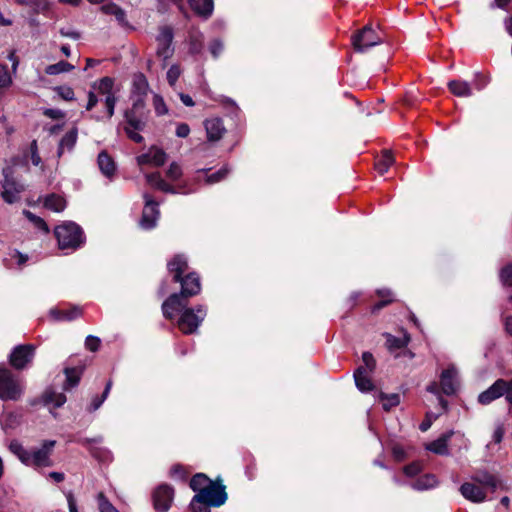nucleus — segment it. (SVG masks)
Instances as JSON below:
<instances>
[{
  "label": "nucleus",
  "mask_w": 512,
  "mask_h": 512,
  "mask_svg": "<svg viewBox=\"0 0 512 512\" xmlns=\"http://www.w3.org/2000/svg\"><path fill=\"white\" fill-rule=\"evenodd\" d=\"M98 167L101 173L111 179L116 171V165L114 160L107 154V152L102 151L99 153L97 157Z\"/></svg>",
  "instance_id": "nucleus-23"
},
{
  "label": "nucleus",
  "mask_w": 512,
  "mask_h": 512,
  "mask_svg": "<svg viewBox=\"0 0 512 512\" xmlns=\"http://www.w3.org/2000/svg\"><path fill=\"white\" fill-rule=\"evenodd\" d=\"M181 292L170 295L162 304L165 318L173 319L175 314L187 305L186 299L195 296L201 291L200 278L196 273H189L181 277Z\"/></svg>",
  "instance_id": "nucleus-1"
},
{
  "label": "nucleus",
  "mask_w": 512,
  "mask_h": 512,
  "mask_svg": "<svg viewBox=\"0 0 512 512\" xmlns=\"http://www.w3.org/2000/svg\"><path fill=\"white\" fill-rule=\"evenodd\" d=\"M204 127L209 141L220 140L226 131L220 118H211L205 120Z\"/></svg>",
  "instance_id": "nucleus-20"
},
{
  "label": "nucleus",
  "mask_w": 512,
  "mask_h": 512,
  "mask_svg": "<svg viewBox=\"0 0 512 512\" xmlns=\"http://www.w3.org/2000/svg\"><path fill=\"white\" fill-rule=\"evenodd\" d=\"M394 163L393 155L390 151L386 150L383 152L380 159L375 164V169L380 175H383Z\"/></svg>",
  "instance_id": "nucleus-36"
},
{
  "label": "nucleus",
  "mask_w": 512,
  "mask_h": 512,
  "mask_svg": "<svg viewBox=\"0 0 512 512\" xmlns=\"http://www.w3.org/2000/svg\"><path fill=\"white\" fill-rule=\"evenodd\" d=\"M166 175L171 181L179 180L182 176V169L180 165L176 162L171 163L166 172Z\"/></svg>",
  "instance_id": "nucleus-51"
},
{
  "label": "nucleus",
  "mask_w": 512,
  "mask_h": 512,
  "mask_svg": "<svg viewBox=\"0 0 512 512\" xmlns=\"http://www.w3.org/2000/svg\"><path fill=\"white\" fill-rule=\"evenodd\" d=\"M209 50L213 57L217 58L223 51V43L219 39H215L211 42Z\"/></svg>",
  "instance_id": "nucleus-60"
},
{
  "label": "nucleus",
  "mask_w": 512,
  "mask_h": 512,
  "mask_svg": "<svg viewBox=\"0 0 512 512\" xmlns=\"http://www.w3.org/2000/svg\"><path fill=\"white\" fill-rule=\"evenodd\" d=\"M362 361L364 366H362L367 373H372L376 368V361L373 355L370 352H364L362 354Z\"/></svg>",
  "instance_id": "nucleus-50"
},
{
  "label": "nucleus",
  "mask_w": 512,
  "mask_h": 512,
  "mask_svg": "<svg viewBox=\"0 0 512 512\" xmlns=\"http://www.w3.org/2000/svg\"><path fill=\"white\" fill-rule=\"evenodd\" d=\"M427 391L437 395L440 406L443 410L447 407V401L440 395L439 386L436 382H432L427 386Z\"/></svg>",
  "instance_id": "nucleus-56"
},
{
  "label": "nucleus",
  "mask_w": 512,
  "mask_h": 512,
  "mask_svg": "<svg viewBox=\"0 0 512 512\" xmlns=\"http://www.w3.org/2000/svg\"><path fill=\"white\" fill-rule=\"evenodd\" d=\"M74 69V66L66 61H59L58 63L48 65L45 68L47 75H58L64 72H69Z\"/></svg>",
  "instance_id": "nucleus-40"
},
{
  "label": "nucleus",
  "mask_w": 512,
  "mask_h": 512,
  "mask_svg": "<svg viewBox=\"0 0 512 512\" xmlns=\"http://www.w3.org/2000/svg\"><path fill=\"white\" fill-rule=\"evenodd\" d=\"M398 404H399V396L397 394H392V395L384 398L383 408L385 410H389L391 407H394Z\"/></svg>",
  "instance_id": "nucleus-61"
},
{
  "label": "nucleus",
  "mask_w": 512,
  "mask_h": 512,
  "mask_svg": "<svg viewBox=\"0 0 512 512\" xmlns=\"http://www.w3.org/2000/svg\"><path fill=\"white\" fill-rule=\"evenodd\" d=\"M24 391L22 381L9 369L0 366V399L4 401H17Z\"/></svg>",
  "instance_id": "nucleus-5"
},
{
  "label": "nucleus",
  "mask_w": 512,
  "mask_h": 512,
  "mask_svg": "<svg viewBox=\"0 0 512 512\" xmlns=\"http://www.w3.org/2000/svg\"><path fill=\"white\" fill-rule=\"evenodd\" d=\"M9 450L11 453L16 455L23 464L26 465V462H28L29 451H27L19 441H11L9 444Z\"/></svg>",
  "instance_id": "nucleus-42"
},
{
  "label": "nucleus",
  "mask_w": 512,
  "mask_h": 512,
  "mask_svg": "<svg viewBox=\"0 0 512 512\" xmlns=\"http://www.w3.org/2000/svg\"><path fill=\"white\" fill-rule=\"evenodd\" d=\"M85 346L88 350L95 352L99 349L100 339L96 336L89 335L85 340Z\"/></svg>",
  "instance_id": "nucleus-59"
},
{
  "label": "nucleus",
  "mask_w": 512,
  "mask_h": 512,
  "mask_svg": "<svg viewBox=\"0 0 512 512\" xmlns=\"http://www.w3.org/2000/svg\"><path fill=\"white\" fill-rule=\"evenodd\" d=\"M190 133V127L186 123H180L176 127V135L180 138H186Z\"/></svg>",
  "instance_id": "nucleus-63"
},
{
  "label": "nucleus",
  "mask_w": 512,
  "mask_h": 512,
  "mask_svg": "<svg viewBox=\"0 0 512 512\" xmlns=\"http://www.w3.org/2000/svg\"><path fill=\"white\" fill-rule=\"evenodd\" d=\"M55 91L63 100L71 101L74 99V91L69 86H58L55 88Z\"/></svg>",
  "instance_id": "nucleus-52"
},
{
  "label": "nucleus",
  "mask_w": 512,
  "mask_h": 512,
  "mask_svg": "<svg viewBox=\"0 0 512 512\" xmlns=\"http://www.w3.org/2000/svg\"><path fill=\"white\" fill-rule=\"evenodd\" d=\"M12 84V77L6 65H0V89L10 87Z\"/></svg>",
  "instance_id": "nucleus-48"
},
{
  "label": "nucleus",
  "mask_w": 512,
  "mask_h": 512,
  "mask_svg": "<svg viewBox=\"0 0 512 512\" xmlns=\"http://www.w3.org/2000/svg\"><path fill=\"white\" fill-rule=\"evenodd\" d=\"M115 81L111 77H103L91 85L92 90L88 92V102L86 110L91 111L101 100L106 108V118L111 119L115 112L117 103L116 91L114 89Z\"/></svg>",
  "instance_id": "nucleus-2"
},
{
  "label": "nucleus",
  "mask_w": 512,
  "mask_h": 512,
  "mask_svg": "<svg viewBox=\"0 0 512 512\" xmlns=\"http://www.w3.org/2000/svg\"><path fill=\"white\" fill-rule=\"evenodd\" d=\"M44 207L53 211V212H62L66 207V201L63 197L50 194L44 199Z\"/></svg>",
  "instance_id": "nucleus-33"
},
{
  "label": "nucleus",
  "mask_w": 512,
  "mask_h": 512,
  "mask_svg": "<svg viewBox=\"0 0 512 512\" xmlns=\"http://www.w3.org/2000/svg\"><path fill=\"white\" fill-rule=\"evenodd\" d=\"M111 387H112V382L111 381H108L107 384H106V387L103 391V394L102 396H96L93 398L90 406H89V411L90 412H94L96 411L97 409L100 408V406L103 404V402L106 400V398L108 397L109 395V392L111 390Z\"/></svg>",
  "instance_id": "nucleus-44"
},
{
  "label": "nucleus",
  "mask_w": 512,
  "mask_h": 512,
  "mask_svg": "<svg viewBox=\"0 0 512 512\" xmlns=\"http://www.w3.org/2000/svg\"><path fill=\"white\" fill-rule=\"evenodd\" d=\"M149 84L146 77L139 73L134 75L132 82V93L137 96L136 99H142L147 95Z\"/></svg>",
  "instance_id": "nucleus-28"
},
{
  "label": "nucleus",
  "mask_w": 512,
  "mask_h": 512,
  "mask_svg": "<svg viewBox=\"0 0 512 512\" xmlns=\"http://www.w3.org/2000/svg\"><path fill=\"white\" fill-rule=\"evenodd\" d=\"M181 73H182V69H181L180 65L173 64L169 67L166 77H167V81L170 84V86H175Z\"/></svg>",
  "instance_id": "nucleus-46"
},
{
  "label": "nucleus",
  "mask_w": 512,
  "mask_h": 512,
  "mask_svg": "<svg viewBox=\"0 0 512 512\" xmlns=\"http://www.w3.org/2000/svg\"><path fill=\"white\" fill-rule=\"evenodd\" d=\"M54 233L61 249H76L83 243V231L74 222H64L55 228Z\"/></svg>",
  "instance_id": "nucleus-6"
},
{
  "label": "nucleus",
  "mask_w": 512,
  "mask_h": 512,
  "mask_svg": "<svg viewBox=\"0 0 512 512\" xmlns=\"http://www.w3.org/2000/svg\"><path fill=\"white\" fill-rule=\"evenodd\" d=\"M66 381L64 383V389L69 390L78 385L81 376V370L78 368H66L65 369Z\"/></svg>",
  "instance_id": "nucleus-38"
},
{
  "label": "nucleus",
  "mask_w": 512,
  "mask_h": 512,
  "mask_svg": "<svg viewBox=\"0 0 512 512\" xmlns=\"http://www.w3.org/2000/svg\"><path fill=\"white\" fill-rule=\"evenodd\" d=\"M378 294L381 298H383V300L374 306V309L376 310L381 309L383 306L393 301V295L390 290H379Z\"/></svg>",
  "instance_id": "nucleus-53"
},
{
  "label": "nucleus",
  "mask_w": 512,
  "mask_h": 512,
  "mask_svg": "<svg viewBox=\"0 0 512 512\" xmlns=\"http://www.w3.org/2000/svg\"><path fill=\"white\" fill-rule=\"evenodd\" d=\"M422 471V466L418 462H413L409 465H406L403 468V472L407 477H414L418 475Z\"/></svg>",
  "instance_id": "nucleus-57"
},
{
  "label": "nucleus",
  "mask_w": 512,
  "mask_h": 512,
  "mask_svg": "<svg viewBox=\"0 0 512 512\" xmlns=\"http://www.w3.org/2000/svg\"><path fill=\"white\" fill-rule=\"evenodd\" d=\"M0 423L5 431L14 429L20 423V415L14 412H4L0 418Z\"/></svg>",
  "instance_id": "nucleus-37"
},
{
  "label": "nucleus",
  "mask_w": 512,
  "mask_h": 512,
  "mask_svg": "<svg viewBox=\"0 0 512 512\" xmlns=\"http://www.w3.org/2000/svg\"><path fill=\"white\" fill-rule=\"evenodd\" d=\"M229 172H230V169L227 166L222 167L217 172L208 175L206 177V182L208 184H214V183L220 182L229 174Z\"/></svg>",
  "instance_id": "nucleus-47"
},
{
  "label": "nucleus",
  "mask_w": 512,
  "mask_h": 512,
  "mask_svg": "<svg viewBox=\"0 0 512 512\" xmlns=\"http://www.w3.org/2000/svg\"><path fill=\"white\" fill-rule=\"evenodd\" d=\"M55 445V441L49 440L45 441L41 448L29 451L28 462L26 465H32L37 467H46L50 466V452Z\"/></svg>",
  "instance_id": "nucleus-17"
},
{
  "label": "nucleus",
  "mask_w": 512,
  "mask_h": 512,
  "mask_svg": "<svg viewBox=\"0 0 512 512\" xmlns=\"http://www.w3.org/2000/svg\"><path fill=\"white\" fill-rule=\"evenodd\" d=\"M502 396H505L508 403H512V378L510 380H496L489 388L478 395V402L481 405H489Z\"/></svg>",
  "instance_id": "nucleus-8"
},
{
  "label": "nucleus",
  "mask_w": 512,
  "mask_h": 512,
  "mask_svg": "<svg viewBox=\"0 0 512 512\" xmlns=\"http://www.w3.org/2000/svg\"><path fill=\"white\" fill-rule=\"evenodd\" d=\"M192 10L205 18L213 12V0H189Z\"/></svg>",
  "instance_id": "nucleus-30"
},
{
  "label": "nucleus",
  "mask_w": 512,
  "mask_h": 512,
  "mask_svg": "<svg viewBox=\"0 0 512 512\" xmlns=\"http://www.w3.org/2000/svg\"><path fill=\"white\" fill-rule=\"evenodd\" d=\"M23 215L37 228L38 230L42 231L44 234L49 233V227L47 223L39 216H36L29 210H23Z\"/></svg>",
  "instance_id": "nucleus-41"
},
{
  "label": "nucleus",
  "mask_w": 512,
  "mask_h": 512,
  "mask_svg": "<svg viewBox=\"0 0 512 512\" xmlns=\"http://www.w3.org/2000/svg\"><path fill=\"white\" fill-rule=\"evenodd\" d=\"M381 42L382 37L371 26H365L360 32L352 36V45L355 51L360 53L366 52Z\"/></svg>",
  "instance_id": "nucleus-11"
},
{
  "label": "nucleus",
  "mask_w": 512,
  "mask_h": 512,
  "mask_svg": "<svg viewBox=\"0 0 512 512\" xmlns=\"http://www.w3.org/2000/svg\"><path fill=\"white\" fill-rule=\"evenodd\" d=\"M35 347L33 345H18L10 354V364L18 370L24 369L33 359Z\"/></svg>",
  "instance_id": "nucleus-15"
},
{
  "label": "nucleus",
  "mask_w": 512,
  "mask_h": 512,
  "mask_svg": "<svg viewBox=\"0 0 512 512\" xmlns=\"http://www.w3.org/2000/svg\"><path fill=\"white\" fill-rule=\"evenodd\" d=\"M31 161L35 166H38L41 163V157L38 154L37 143L35 140L31 143Z\"/></svg>",
  "instance_id": "nucleus-62"
},
{
  "label": "nucleus",
  "mask_w": 512,
  "mask_h": 512,
  "mask_svg": "<svg viewBox=\"0 0 512 512\" xmlns=\"http://www.w3.org/2000/svg\"><path fill=\"white\" fill-rule=\"evenodd\" d=\"M384 336L386 338V346L390 351L406 347L410 342V336L407 332L402 337H395L390 333H385Z\"/></svg>",
  "instance_id": "nucleus-31"
},
{
  "label": "nucleus",
  "mask_w": 512,
  "mask_h": 512,
  "mask_svg": "<svg viewBox=\"0 0 512 512\" xmlns=\"http://www.w3.org/2000/svg\"><path fill=\"white\" fill-rule=\"evenodd\" d=\"M503 325L505 332L512 336V316L505 315V312H503Z\"/></svg>",
  "instance_id": "nucleus-64"
},
{
  "label": "nucleus",
  "mask_w": 512,
  "mask_h": 512,
  "mask_svg": "<svg viewBox=\"0 0 512 512\" xmlns=\"http://www.w3.org/2000/svg\"><path fill=\"white\" fill-rule=\"evenodd\" d=\"M82 314L79 307H71L69 309L61 310L58 308H52L49 311L50 317L55 321H72L78 318Z\"/></svg>",
  "instance_id": "nucleus-22"
},
{
  "label": "nucleus",
  "mask_w": 512,
  "mask_h": 512,
  "mask_svg": "<svg viewBox=\"0 0 512 512\" xmlns=\"http://www.w3.org/2000/svg\"><path fill=\"white\" fill-rule=\"evenodd\" d=\"M459 388V373L454 365H449L440 374V389L445 395H453Z\"/></svg>",
  "instance_id": "nucleus-16"
},
{
  "label": "nucleus",
  "mask_w": 512,
  "mask_h": 512,
  "mask_svg": "<svg viewBox=\"0 0 512 512\" xmlns=\"http://www.w3.org/2000/svg\"><path fill=\"white\" fill-rule=\"evenodd\" d=\"M78 137L77 128H72L61 139L57 151L58 157H61L66 151L70 152L74 148Z\"/></svg>",
  "instance_id": "nucleus-25"
},
{
  "label": "nucleus",
  "mask_w": 512,
  "mask_h": 512,
  "mask_svg": "<svg viewBox=\"0 0 512 512\" xmlns=\"http://www.w3.org/2000/svg\"><path fill=\"white\" fill-rule=\"evenodd\" d=\"M188 267L187 259L183 255H176L168 262V270L174 273V281H180L181 275Z\"/></svg>",
  "instance_id": "nucleus-27"
},
{
  "label": "nucleus",
  "mask_w": 512,
  "mask_h": 512,
  "mask_svg": "<svg viewBox=\"0 0 512 512\" xmlns=\"http://www.w3.org/2000/svg\"><path fill=\"white\" fill-rule=\"evenodd\" d=\"M500 279L504 285L512 286V263L502 268Z\"/></svg>",
  "instance_id": "nucleus-55"
},
{
  "label": "nucleus",
  "mask_w": 512,
  "mask_h": 512,
  "mask_svg": "<svg viewBox=\"0 0 512 512\" xmlns=\"http://www.w3.org/2000/svg\"><path fill=\"white\" fill-rule=\"evenodd\" d=\"M143 108L144 101L142 99H135L132 108L127 110L124 114V131L128 138L136 143H141L144 140L139 133L143 131L146 126L145 119L139 113Z\"/></svg>",
  "instance_id": "nucleus-4"
},
{
  "label": "nucleus",
  "mask_w": 512,
  "mask_h": 512,
  "mask_svg": "<svg viewBox=\"0 0 512 512\" xmlns=\"http://www.w3.org/2000/svg\"><path fill=\"white\" fill-rule=\"evenodd\" d=\"M97 502L100 512H119L103 493L97 495Z\"/></svg>",
  "instance_id": "nucleus-45"
},
{
  "label": "nucleus",
  "mask_w": 512,
  "mask_h": 512,
  "mask_svg": "<svg viewBox=\"0 0 512 512\" xmlns=\"http://www.w3.org/2000/svg\"><path fill=\"white\" fill-rule=\"evenodd\" d=\"M153 105L157 115H164L168 111L163 98L157 94L153 97Z\"/></svg>",
  "instance_id": "nucleus-54"
},
{
  "label": "nucleus",
  "mask_w": 512,
  "mask_h": 512,
  "mask_svg": "<svg viewBox=\"0 0 512 512\" xmlns=\"http://www.w3.org/2000/svg\"><path fill=\"white\" fill-rule=\"evenodd\" d=\"M438 485V480L433 474H425L417 478L411 483V488L416 491H425L435 488Z\"/></svg>",
  "instance_id": "nucleus-29"
},
{
  "label": "nucleus",
  "mask_w": 512,
  "mask_h": 512,
  "mask_svg": "<svg viewBox=\"0 0 512 512\" xmlns=\"http://www.w3.org/2000/svg\"><path fill=\"white\" fill-rule=\"evenodd\" d=\"M180 317L177 321L178 328L185 334L195 333L206 317L207 309L203 305L195 308H182Z\"/></svg>",
  "instance_id": "nucleus-7"
},
{
  "label": "nucleus",
  "mask_w": 512,
  "mask_h": 512,
  "mask_svg": "<svg viewBox=\"0 0 512 512\" xmlns=\"http://www.w3.org/2000/svg\"><path fill=\"white\" fill-rule=\"evenodd\" d=\"M174 31L171 26L163 25L158 28V34L156 35V56L163 60L162 67L166 66V61L170 59L174 54Z\"/></svg>",
  "instance_id": "nucleus-9"
},
{
  "label": "nucleus",
  "mask_w": 512,
  "mask_h": 512,
  "mask_svg": "<svg viewBox=\"0 0 512 512\" xmlns=\"http://www.w3.org/2000/svg\"><path fill=\"white\" fill-rule=\"evenodd\" d=\"M450 92L457 97H470L473 94V87L464 80H451L448 82Z\"/></svg>",
  "instance_id": "nucleus-24"
},
{
  "label": "nucleus",
  "mask_w": 512,
  "mask_h": 512,
  "mask_svg": "<svg viewBox=\"0 0 512 512\" xmlns=\"http://www.w3.org/2000/svg\"><path fill=\"white\" fill-rule=\"evenodd\" d=\"M43 114L53 120L63 119L65 117V113L60 109L55 108H47L44 109Z\"/></svg>",
  "instance_id": "nucleus-58"
},
{
  "label": "nucleus",
  "mask_w": 512,
  "mask_h": 512,
  "mask_svg": "<svg viewBox=\"0 0 512 512\" xmlns=\"http://www.w3.org/2000/svg\"><path fill=\"white\" fill-rule=\"evenodd\" d=\"M102 440H103L102 437H97V438H93V439L84 438V439H81L79 442L84 446H88L91 449V452L94 457L101 458L102 460H108L109 459L108 455H105L102 458V455H101L102 449H92V447H91V445L93 443H101ZM104 452H105V454H109V452H107V451H104Z\"/></svg>",
  "instance_id": "nucleus-43"
},
{
  "label": "nucleus",
  "mask_w": 512,
  "mask_h": 512,
  "mask_svg": "<svg viewBox=\"0 0 512 512\" xmlns=\"http://www.w3.org/2000/svg\"><path fill=\"white\" fill-rule=\"evenodd\" d=\"M43 398L46 404H50L55 408L61 407L66 402V396L63 393H57L52 390H47Z\"/></svg>",
  "instance_id": "nucleus-39"
},
{
  "label": "nucleus",
  "mask_w": 512,
  "mask_h": 512,
  "mask_svg": "<svg viewBox=\"0 0 512 512\" xmlns=\"http://www.w3.org/2000/svg\"><path fill=\"white\" fill-rule=\"evenodd\" d=\"M212 483L213 481L210 480L206 475L199 473L193 476L191 479L190 487L196 494H199Z\"/></svg>",
  "instance_id": "nucleus-35"
},
{
  "label": "nucleus",
  "mask_w": 512,
  "mask_h": 512,
  "mask_svg": "<svg viewBox=\"0 0 512 512\" xmlns=\"http://www.w3.org/2000/svg\"><path fill=\"white\" fill-rule=\"evenodd\" d=\"M137 163L140 166L151 165L155 167L162 166L167 160V154L165 151L157 146H151L147 152L139 155Z\"/></svg>",
  "instance_id": "nucleus-18"
},
{
  "label": "nucleus",
  "mask_w": 512,
  "mask_h": 512,
  "mask_svg": "<svg viewBox=\"0 0 512 512\" xmlns=\"http://www.w3.org/2000/svg\"><path fill=\"white\" fill-rule=\"evenodd\" d=\"M370 373H367L363 367H359L354 372V380L356 387L361 392H369L373 390L374 385L369 377Z\"/></svg>",
  "instance_id": "nucleus-26"
},
{
  "label": "nucleus",
  "mask_w": 512,
  "mask_h": 512,
  "mask_svg": "<svg viewBox=\"0 0 512 512\" xmlns=\"http://www.w3.org/2000/svg\"><path fill=\"white\" fill-rule=\"evenodd\" d=\"M2 193L1 196L6 203L13 204L19 200V195L24 191V186L12 177V169L6 167L2 171Z\"/></svg>",
  "instance_id": "nucleus-12"
},
{
  "label": "nucleus",
  "mask_w": 512,
  "mask_h": 512,
  "mask_svg": "<svg viewBox=\"0 0 512 512\" xmlns=\"http://www.w3.org/2000/svg\"><path fill=\"white\" fill-rule=\"evenodd\" d=\"M227 500L225 486L213 482L199 494H195L190 502L193 512H211L209 507H220Z\"/></svg>",
  "instance_id": "nucleus-3"
},
{
  "label": "nucleus",
  "mask_w": 512,
  "mask_h": 512,
  "mask_svg": "<svg viewBox=\"0 0 512 512\" xmlns=\"http://www.w3.org/2000/svg\"><path fill=\"white\" fill-rule=\"evenodd\" d=\"M101 10L105 14L114 15L116 20L121 25H126V13L125 11L113 2H108L101 6Z\"/></svg>",
  "instance_id": "nucleus-32"
},
{
  "label": "nucleus",
  "mask_w": 512,
  "mask_h": 512,
  "mask_svg": "<svg viewBox=\"0 0 512 512\" xmlns=\"http://www.w3.org/2000/svg\"><path fill=\"white\" fill-rule=\"evenodd\" d=\"M8 256L10 257L11 260L16 261L18 268H22L26 264V262L28 261V258H29L27 254H23L16 249L10 250L8 253Z\"/></svg>",
  "instance_id": "nucleus-49"
},
{
  "label": "nucleus",
  "mask_w": 512,
  "mask_h": 512,
  "mask_svg": "<svg viewBox=\"0 0 512 512\" xmlns=\"http://www.w3.org/2000/svg\"><path fill=\"white\" fill-rule=\"evenodd\" d=\"M145 205L140 219V227L145 230L153 229L158 222L160 211L158 203L149 194H144Z\"/></svg>",
  "instance_id": "nucleus-14"
},
{
  "label": "nucleus",
  "mask_w": 512,
  "mask_h": 512,
  "mask_svg": "<svg viewBox=\"0 0 512 512\" xmlns=\"http://www.w3.org/2000/svg\"><path fill=\"white\" fill-rule=\"evenodd\" d=\"M174 500V489L161 484L152 493L153 506L156 512H168Z\"/></svg>",
  "instance_id": "nucleus-13"
},
{
  "label": "nucleus",
  "mask_w": 512,
  "mask_h": 512,
  "mask_svg": "<svg viewBox=\"0 0 512 512\" xmlns=\"http://www.w3.org/2000/svg\"><path fill=\"white\" fill-rule=\"evenodd\" d=\"M482 485H477L475 483L466 482L461 485L460 493L461 495L474 503L484 502L486 499V491L484 487L496 488L497 483L496 479L491 475H486L484 479L480 480Z\"/></svg>",
  "instance_id": "nucleus-10"
},
{
  "label": "nucleus",
  "mask_w": 512,
  "mask_h": 512,
  "mask_svg": "<svg viewBox=\"0 0 512 512\" xmlns=\"http://www.w3.org/2000/svg\"><path fill=\"white\" fill-rule=\"evenodd\" d=\"M146 180L149 185L152 187L159 189L163 192L168 193H183L188 194L195 191V189H185L182 186H179L177 189L171 186L169 183H167L160 175V173H151L146 175Z\"/></svg>",
  "instance_id": "nucleus-19"
},
{
  "label": "nucleus",
  "mask_w": 512,
  "mask_h": 512,
  "mask_svg": "<svg viewBox=\"0 0 512 512\" xmlns=\"http://www.w3.org/2000/svg\"><path fill=\"white\" fill-rule=\"evenodd\" d=\"M203 34L200 31H191L189 34V52L199 54L203 49Z\"/></svg>",
  "instance_id": "nucleus-34"
},
{
  "label": "nucleus",
  "mask_w": 512,
  "mask_h": 512,
  "mask_svg": "<svg viewBox=\"0 0 512 512\" xmlns=\"http://www.w3.org/2000/svg\"><path fill=\"white\" fill-rule=\"evenodd\" d=\"M454 434V431H448L442 434L439 438L427 444L426 449L435 454L448 455V441Z\"/></svg>",
  "instance_id": "nucleus-21"
}]
</instances>
